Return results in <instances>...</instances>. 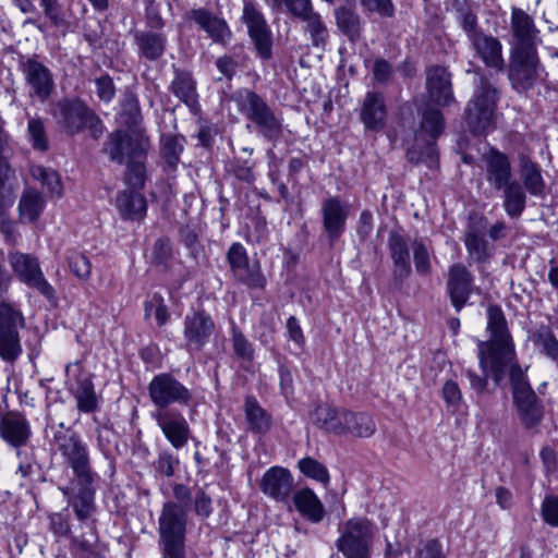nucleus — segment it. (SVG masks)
Wrapping results in <instances>:
<instances>
[{
  "instance_id": "a19ab883",
  "label": "nucleus",
  "mask_w": 558,
  "mask_h": 558,
  "mask_svg": "<svg viewBox=\"0 0 558 558\" xmlns=\"http://www.w3.org/2000/svg\"><path fill=\"white\" fill-rule=\"evenodd\" d=\"M338 28L355 43L361 38V20L359 14L348 8H339L335 12Z\"/></svg>"
},
{
  "instance_id": "4d7b16f0",
  "label": "nucleus",
  "mask_w": 558,
  "mask_h": 558,
  "mask_svg": "<svg viewBox=\"0 0 558 558\" xmlns=\"http://www.w3.org/2000/svg\"><path fill=\"white\" fill-rule=\"evenodd\" d=\"M425 150L422 153H417L416 148H412L408 151V158L412 162H423L429 169H434L438 166V151L435 144V141L426 140Z\"/></svg>"
},
{
  "instance_id": "423d86ee",
  "label": "nucleus",
  "mask_w": 558,
  "mask_h": 558,
  "mask_svg": "<svg viewBox=\"0 0 558 558\" xmlns=\"http://www.w3.org/2000/svg\"><path fill=\"white\" fill-rule=\"evenodd\" d=\"M498 99L497 88L481 76L465 108V122L471 133L478 135L492 126Z\"/></svg>"
},
{
  "instance_id": "4c0bfd02",
  "label": "nucleus",
  "mask_w": 558,
  "mask_h": 558,
  "mask_svg": "<svg viewBox=\"0 0 558 558\" xmlns=\"http://www.w3.org/2000/svg\"><path fill=\"white\" fill-rule=\"evenodd\" d=\"M422 116V121L420 125V130L415 132V141L418 143L423 138V134L426 133L428 135V140L436 141V138L441 134L444 130V117L438 109L426 107L423 110H420Z\"/></svg>"
},
{
  "instance_id": "ddd939ff",
  "label": "nucleus",
  "mask_w": 558,
  "mask_h": 558,
  "mask_svg": "<svg viewBox=\"0 0 558 558\" xmlns=\"http://www.w3.org/2000/svg\"><path fill=\"white\" fill-rule=\"evenodd\" d=\"M147 390L156 410H170L169 405L173 403L186 405L192 400L190 389L168 373L156 375L148 384Z\"/></svg>"
},
{
  "instance_id": "393cba45",
  "label": "nucleus",
  "mask_w": 558,
  "mask_h": 558,
  "mask_svg": "<svg viewBox=\"0 0 558 558\" xmlns=\"http://www.w3.org/2000/svg\"><path fill=\"white\" fill-rule=\"evenodd\" d=\"M27 84L32 88V95L45 101L51 95L54 83L47 66L35 59H28L22 64Z\"/></svg>"
},
{
  "instance_id": "774afa93",
  "label": "nucleus",
  "mask_w": 558,
  "mask_h": 558,
  "mask_svg": "<svg viewBox=\"0 0 558 558\" xmlns=\"http://www.w3.org/2000/svg\"><path fill=\"white\" fill-rule=\"evenodd\" d=\"M172 250L170 241L167 239H158L153 247L151 259L153 263L161 265L165 264L171 256Z\"/></svg>"
},
{
  "instance_id": "c9c22d12",
  "label": "nucleus",
  "mask_w": 558,
  "mask_h": 558,
  "mask_svg": "<svg viewBox=\"0 0 558 558\" xmlns=\"http://www.w3.org/2000/svg\"><path fill=\"white\" fill-rule=\"evenodd\" d=\"M520 174L523 181V189L534 196H543L545 192V182L542 177L541 168L537 163L527 157L520 160Z\"/></svg>"
},
{
  "instance_id": "f257e3e1",
  "label": "nucleus",
  "mask_w": 558,
  "mask_h": 558,
  "mask_svg": "<svg viewBox=\"0 0 558 558\" xmlns=\"http://www.w3.org/2000/svg\"><path fill=\"white\" fill-rule=\"evenodd\" d=\"M62 428L61 423L60 429L53 434L52 444L66 466L72 470L73 478L59 486V489L78 515H86L93 509L98 474L93 471L88 447L80 435L70 428Z\"/></svg>"
},
{
  "instance_id": "37998d69",
  "label": "nucleus",
  "mask_w": 558,
  "mask_h": 558,
  "mask_svg": "<svg viewBox=\"0 0 558 558\" xmlns=\"http://www.w3.org/2000/svg\"><path fill=\"white\" fill-rule=\"evenodd\" d=\"M375 422L369 415L366 413H353L348 411L344 435L369 437L375 433Z\"/></svg>"
},
{
  "instance_id": "bb28decb",
  "label": "nucleus",
  "mask_w": 558,
  "mask_h": 558,
  "mask_svg": "<svg viewBox=\"0 0 558 558\" xmlns=\"http://www.w3.org/2000/svg\"><path fill=\"white\" fill-rule=\"evenodd\" d=\"M388 247L393 263V280L402 283L412 272L408 241L399 232L390 231Z\"/></svg>"
},
{
  "instance_id": "aec40b11",
  "label": "nucleus",
  "mask_w": 558,
  "mask_h": 558,
  "mask_svg": "<svg viewBox=\"0 0 558 558\" xmlns=\"http://www.w3.org/2000/svg\"><path fill=\"white\" fill-rule=\"evenodd\" d=\"M211 316L204 311L185 316L183 335L189 351H201L215 331Z\"/></svg>"
},
{
  "instance_id": "603ef678",
  "label": "nucleus",
  "mask_w": 558,
  "mask_h": 558,
  "mask_svg": "<svg viewBox=\"0 0 558 558\" xmlns=\"http://www.w3.org/2000/svg\"><path fill=\"white\" fill-rule=\"evenodd\" d=\"M66 262L71 272L78 280H88L92 275V264L84 254L77 251H70L66 255Z\"/></svg>"
},
{
  "instance_id": "a211bd4d",
  "label": "nucleus",
  "mask_w": 558,
  "mask_h": 558,
  "mask_svg": "<svg viewBox=\"0 0 558 558\" xmlns=\"http://www.w3.org/2000/svg\"><path fill=\"white\" fill-rule=\"evenodd\" d=\"M151 415L174 449H181L187 444L191 429L186 418L181 412L161 409L155 410Z\"/></svg>"
},
{
  "instance_id": "09e8293b",
  "label": "nucleus",
  "mask_w": 558,
  "mask_h": 558,
  "mask_svg": "<svg viewBox=\"0 0 558 558\" xmlns=\"http://www.w3.org/2000/svg\"><path fill=\"white\" fill-rule=\"evenodd\" d=\"M413 262L418 275L427 277L432 274L430 252L423 240L412 242Z\"/></svg>"
},
{
  "instance_id": "f3484780",
  "label": "nucleus",
  "mask_w": 558,
  "mask_h": 558,
  "mask_svg": "<svg viewBox=\"0 0 558 558\" xmlns=\"http://www.w3.org/2000/svg\"><path fill=\"white\" fill-rule=\"evenodd\" d=\"M510 27L512 33L511 52L537 51L542 39L532 16L522 9L513 8Z\"/></svg>"
},
{
  "instance_id": "6e6552de",
  "label": "nucleus",
  "mask_w": 558,
  "mask_h": 558,
  "mask_svg": "<svg viewBox=\"0 0 558 558\" xmlns=\"http://www.w3.org/2000/svg\"><path fill=\"white\" fill-rule=\"evenodd\" d=\"M376 526L366 518L355 517L339 526L336 546L345 558H369Z\"/></svg>"
},
{
  "instance_id": "c756f323",
  "label": "nucleus",
  "mask_w": 558,
  "mask_h": 558,
  "mask_svg": "<svg viewBox=\"0 0 558 558\" xmlns=\"http://www.w3.org/2000/svg\"><path fill=\"white\" fill-rule=\"evenodd\" d=\"M189 19L204 29L215 43L226 44L231 38L227 22L205 9H194L189 12Z\"/></svg>"
},
{
  "instance_id": "f704fd0d",
  "label": "nucleus",
  "mask_w": 558,
  "mask_h": 558,
  "mask_svg": "<svg viewBox=\"0 0 558 558\" xmlns=\"http://www.w3.org/2000/svg\"><path fill=\"white\" fill-rule=\"evenodd\" d=\"M296 510L313 523L324 519L325 509L318 497L310 488H303L293 496Z\"/></svg>"
},
{
  "instance_id": "7c9ffc66",
  "label": "nucleus",
  "mask_w": 558,
  "mask_h": 558,
  "mask_svg": "<svg viewBox=\"0 0 558 558\" xmlns=\"http://www.w3.org/2000/svg\"><path fill=\"white\" fill-rule=\"evenodd\" d=\"M470 43L476 56L486 66L496 69L497 71L504 69L502 47L496 37L483 33L470 40Z\"/></svg>"
},
{
  "instance_id": "0e129e2a",
  "label": "nucleus",
  "mask_w": 558,
  "mask_h": 558,
  "mask_svg": "<svg viewBox=\"0 0 558 558\" xmlns=\"http://www.w3.org/2000/svg\"><path fill=\"white\" fill-rule=\"evenodd\" d=\"M287 11L301 21L315 13L311 0H284Z\"/></svg>"
},
{
  "instance_id": "b1692460",
  "label": "nucleus",
  "mask_w": 558,
  "mask_h": 558,
  "mask_svg": "<svg viewBox=\"0 0 558 558\" xmlns=\"http://www.w3.org/2000/svg\"><path fill=\"white\" fill-rule=\"evenodd\" d=\"M426 87L430 101L438 106H449L454 101L451 75L447 69L435 65L426 72Z\"/></svg>"
},
{
  "instance_id": "ea45409f",
  "label": "nucleus",
  "mask_w": 558,
  "mask_h": 558,
  "mask_svg": "<svg viewBox=\"0 0 558 558\" xmlns=\"http://www.w3.org/2000/svg\"><path fill=\"white\" fill-rule=\"evenodd\" d=\"M171 90L186 104L191 109H195L197 106V95L195 88V82L190 73L177 72L175 77L171 84Z\"/></svg>"
},
{
  "instance_id": "20e7f679",
  "label": "nucleus",
  "mask_w": 558,
  "mask_h": 558,
  "mask_svg": "<svg viewBox=\"0 0 558 558\" xmlns=\"http://www.w3.org/2000/svg\"><path fill=\"white\" fill-rule=\"evenodd\" d=\"M509 374L513 405L521 425L526 429H534L541 425L545 416L543 401L531 387L523 369L518 365H510Z\"/></svg>"
},
{
  "instance_id": "3c124183",
  "label": "nucleus",
  "mask_w": 558,
  "mask_h": 558,
  "mask_svg": "<svg viewBox=\"0 0 558 558\" xmlns=\"http://www.w3.org/2000/svg\"><path fill=\"white\" fill-rule=\"evenodd\" d=\"M27 135L32 147L39 151H46L49 148L45 125L41 119L32 118L27 124Z\"/></svg>"
},
{
  "instance_id": "cd10ccee",
  "label": "nucleus",
  "mask_w": 558,
  "mask_h": 558,
  "mask_svg": "<svg viewBox=\"0 0 558 558\" xmlns=\"http://www.w3.org/2000/svg\"><path fill=\"white\" fill-rule=\"evenodd\" d=\"M348 410L320 404L311 413L313 423L327 433L343 436Z\"/></svg>"
},
{
  "instance_id": "58836bf2",
  "label": "nucleus",
  "mask_w": 558,
  "mask_h": 558,
  "mask_svg": "<svg viewBox=\"0 0 558 558\" xmlns=\"http://www.w3.org/2000/svg\"><path fill=\"white\" fill-rule=\"evenodd\" d=\"M185 140L177 134H163L160 138L161 156L170 170H175L184 149Z\"/></svg>"
},
{
  "instance_id": "7ed1b4c3",
  "label": "nucleus",
  "mask_w": 558,
  "mask_h": 558,
  "mask_svg": "<svg viewBox=\"0 0 558 558\" xmlns=\"http://www.w3.org/2000/svg\"><path fill=\"white\" fill-rule=\"evenodd\" d=\"M485 165V179L489 186L497 192H502V207L511 218H519L526 204V194L522 184L513 178L512 166L509 157L492 148L483 155Z\"/></svg>"
},
{
  "instance_id": "9b49d317",
  "label": "nucleus",
  "mask_w": 558,
  "mask_h": 558,
  "mask_svg": "<svg viewBox=\"0 0 558 558\" xmlns=\"http://www.w3.org/2000/svg\"><path fill=\"white\" fill-rule=\"evenodd\" d=\"M546 76L537 51L510 52L508 78L518 93L532 89Z\"/></svg>"
},
{
  "instance_id": "e433bc0d",
  "label": "nucleus",
  "mask_w": 558,
  "mask_h": 558,
  "mask_svg": "<svg viewBox=\"0 0 558 558\" xmlns=\"http://www.w3.org/2000/svg\"><path fill=\"white\" fill-rule=\"evenodd\" d=\"M45 207V198L40 192L35 189H27L22 194L19 203L20 220L23 222L36 221Z\"/></svg>"
},
{
  "instance_id": "4468645a",
  "label": "nucleus",
  "mask_w": 558,
  "mask_h": 558,
  "mask_svg": "<svg viewBox=\"0 0 558 558\" xmlns=\"http://www.w3.org/2000/svg\"><path fill=\"white\" fill-rule=\"evenodd\" d=\"M9 262L16 276L28 287L36 289L47 299L54 298L53 287L45 279L38 259L20 252L9 254Z\"/></svg>"
},
{
  "instance_id": "680f3d73",
  "label": "nucleus",
  "mask_w": 558,
  "mask_h": 558,
  "mask_svg": "<svg viewBox=\"0 0 558 558\" xmlns=\"http://www.w3.org/2000/svg\"><path fill=\"white\" fill-rule=\"evenodd\" d=\"M542 518L550 526L558 527V496L548 495L542 502Z\"/></svg>"
},
{
  "instance_id": "5701e85b",
  "label": "nucleus",
  "mask_w": 558,
  "mask_h": 558,
  "mask_svg": "<svg viewBox=\"0 0 558 558\" xmlns=\"http://www.w3.org/2000/svg\"><path fill=\"white\" fill-rule=\"evenodd\" d=\"M323 227L332 242L344 232L349 217V205L344 204L338 196L327 197L320 208Z\"/></svg>"
},
{
  "instance_id": "2f4dec72",
  "label": "nucleus",
  "mask_w": 558,
  "mask_h": 558,
  "mask_svg": "<svg viewBox=\"0 0 558 558\" xmlns=\"http://www.w3.org/2000/svg\"><path fill=\"white\" fill-rule=\"evenodd\" d=\"M0 436L10 445L21 447L31 436V426L23 415L8 413L0 420Z\"/></svg>"
},
{
  "instance_id": "a18cd8bd",
  "label": "nucleus",
  "mask_w": 558,
  "mask_h": 558,
  "mask_svg": "<svg viewBox=\"0 0 558 558\" xmlns=\"http://www.w3.org/2000/svg\"><path fill=\"white\" fill-rule=\"evenodd\" d=\"M464 242L470 257L475 262H485L490 256L488 242L484 234L480 233L475 228H469Z\"/></svg>"
},
{
  "instance_id": "13d9d810",
  "label": "nucleus",
  "mask_w": 558,
  "mask_h": 558,
  "mask_svg": "<svg viewBox=\"0 0 558 558\" xmlns=\"http://www.w3.org/2000/svg\"><path fill=\"white\" fill-rule=\"evenodd\" d=\"M535 342L550 359L558 360V340L548 328H542L535 333Z\"/></svg>"
},
{
  "instance_id": "c03bdc74",
  "label": "nucleus",
  "mask_w": 558,
  "mask_h": 558,
  "mask_svg": "<svg viewBox=\"0 0 558 558\" xmlns=\"http://www.w3.org/2000/svg\"><path fill=\"white\" fill-rule=\"evenodd\" d=\"M75 398L77 400V408L82 412L89 413L97 408V397L89 376L83 375L77 378Z\"/></svg>"
},
{
  "instance_id": "f8f14e48",
  "label": "nucleus",
  "mask_w": 558,
  "mask_h": 558,
  "mask_svg": "<svg viewBox=\"0 0 558 558\" xmlns=\"http://www.w3.org/2000/svg\"><path fill=\"white\" fill-rule=\"evenodd\" d=\"M95 511V499L93 500V509L86 515H78L76 510L73 509L75 517L80 521L81 531L71 538V551L75 558H105L107 548L99 541L96 520L92 519Z\"/></svg>"
},
{
  "instance_id": "4be33fe9",
  "label": "nucleus",
  "mask_w": 558,
  "mask_h": 558,
  "mask_svg": "<svg viewBox=\"0 0 558 558\" xmlns=\"http://www.w3.org/2000/svg\"><path fill=\"white\" fill-rule=\"evenodd\" d=\"M447 291L452 306L460 312L473 292V276L463 264L450 266Z\"/></svg>"
},
{
  "instance_id": "6e6d98bb",
  "label": "nucleus",
  "mask_w": 558,
  "mask_h": 558,
  "mask_svg": "<svg viewBox=\"0 0 558 558\" xmlns=\"http://www.w3.org/2000/svg\"><path fill=\"white\" fill-rule=\"evenodd\" d=\"M144 160L145 158H135L125 162L128 166L125 183L134 191L142 189L145 183L146 169Z\"/></svg>"
},
{
  "instance_id": "473e14b6",
  "label": "nucleus",
  "mask_w": 558,
  "mask_h": 558,
  "mask_svg": "<svg viewBox=\"0 0 558 558\" xmlns=\"http://www.w3.org/2000/svg\"><path fill=\"white\" fill-rule=\"evenodd\" d=\"M243 411L245 416V429L252 434L265 435L272 428V415L264 409L254 397H246Z\"/></svg>"
},
{
  "instance_id": "bf43d9fd",
  "label": "nucleus",
  "mask_w": 558,
  "mask_h": 558,
  "mask_svg": "<svg viewBox=\"0 0 558 558\" xmlns=\"http://www.w3.org/2000/svg\"><path fill=\"white\" fill-rule=\"evenodd\" d=\"M180 238L194 259H198L204 256V246L201 244L198 234L194 229L190 227L182 228L180 230Z\"/></svg>"
},
{
  "instance_id": "9d476101",
  "label": "nucleus",
  "mask_w": 558,
  "mask_h": 558,
  "mask_svg": "<svg viewBox=\"0 0 558 558\" xmlns=\"http://www.w3.org/2000/svg\"><path fill=\"white\" fill-rule=\"evenodd\" d=\"M54 116L64 131L74 135L86 129L89 130L94 138H98L102 132V123L100 119L80 100H60L57 104Z\"/></svg>"
},
{
  "instance_id": "0eeeda50",
  "label": "nucleus",
  "mask_w": 558,
  "mask_h": 558,
  "mask_svg": "<svg viewBox=\"0 0 558 558\" xmlns=\"http://www.w3.org/2000/svg\"><path fill=\"white\" fill-rule=\"evenodd\" d=\"M233 99L239 110L254 123L257 131L267 140H277L282 131L281 119L276 116L267 102L255 92L247 88L239 89Z\"/></svg>"
},
{
  "instance_id": "e2e57ef3",
  "label": "nucleus",
  "mask_w": 558,
  "mask_h": 558,
  "mask_svg": "<svg viewBox=\"0 0 558 558\" xmlns=\"http://www.w3.org/2000/svg\"><path fill=\"white\" fill-rule=\"evenodd\" d=\"M441 396L448 408L456 411L462 403V392L458 384L453 380H447L441 389Z\"/></svg>"
},
{
  "instance_id": "8fccbe9b",
  "label": "nucleus",
  "mask_w": 558,
  "mask_h": 558,
  "mask_svg": "<svg viewBox=\"0 0 558 558\" xmlns=\"http://www.w3.org/2000/svg\"><path fill=\"white\" fill-rule=\"evenodd\" d=\"M180 465L179 458L169 450H162L153 462V469L157 476L172 477Z\"/></svg>"
},
{
  "instance_id": "864d4df0",
  "label": "nucleus",
  "mask_w": 558,
  "mask_h": 558,
  "mask_svg": "<svg viewBox=\"0 0 558 558\" xmlns=\"http://www.w3.org/2000/svg\"><path fill=\"white\" fill-rule=\"evenodd\" d=\"M231 331L232 348L236 357L246 362H252L255 353L252 342L236 326H233Z\"/></svg>"
},
{
  "instance_id": "338daca9",
  "label": "nucleus",
  "mask_w": 558,
  "mask_h": 558,
  "mask_svg": "<svg viewBox=\"0 0 558 558\" xmlns=\"http://www.w3.org/2000/svg\"><path fill=\"white\" fill-rule=\"evenodd\" d=\"M96 93L100 100L109 102L116 95L112 78L109 75H101L95 80Z\"/></svg>"
},
{
  "instance_id": "dca6fc26",
  "label": "nucleus",
  "mask_w": 558,
  "mask_h": 558,
  "mask_svg": "<svg viewBox=\"0 0 558 558\" xmlns=\"http://www.w3.org/2000/svg\"><path fill=\"white\" fill-rule=\"evenodd\" d=\"M147 146L148 141L142 135L117 131L110 134L106 151L111 161L122 165L135 158H145Z\"/></svg>"
},
{
  "instance_id": "79ce46f5",
  "label": "nucleus",
  "mask_w": 558,
  "mask_h": 558,
  "mask_svg": "<svg viewBox=\"0 0 558 558\" xmlns=\"http://www.w3.org/2000/svg\"><path fill=\"white\" fill-rule=\"evenodd\" d=\"M16 175L7 158H0V207L10 206L14 201Z\"/></svg>"
},
{
  "instance_id": "412c9836",
  "label": "nucleus",
  "mask_w": 558,
  "mask_h": 558,
  "mask_svg": "<svg viewBox=\"0 0 558 558\" xmlns=\"http://www.w3.org/2000/svg\"><path fill=\"white\" fill-rule=\"evenodd\" d=\"M294 487V480L291 472L282 466L268 469L259 483V488L267 497L284 502L290 498Z\"/></svg>"
},
{
  "instance_id": "f03ea898",
  "label": "nucleus",
  "mask_w": 558,
  "mask_h": 558,
  "mask_svg": "<svg viewBox=\"0 0 558 558\" xmlns=\"http://www.w3.org/2000/svg\"><path fill=\"white\" fill-rule=\"evenodd\" d=\"M487 318L490 339L478 342L480 366L486 371L489 365L493 372V380L496 385H499L507 374L508 367L517 364L513 362L514 348L501 308L497 305L488 306Z\"/></svg>"
},
{
  "instance_id": "052dcab7",
  "label": "nucleus",
  "mask_w": 558,
  "mask_h": 558,
  "mask_svg": "<svg viewBox=\"0 0 558 558\" xmlns=\"http://www.w3.org/2000/svg\"><path fill=\"white\" fill-rule=\"evenodd\" d=\"M193 510L202 519L209 518L213 512L211 497L203 488L197 489L193 497Z\"/></svg>"
},
{
  "instance_id": "6ab92c4d",
  "label": "nucleus",
  "mask_w": 558,
  "mask_h": 558,
  "mask_svg": "<svg viewBox=\"0 0 558 558\" xmlns=\"http://www.w3.org/2000/svg\"><path fill=\"white\" fill-rule=\"evenodd\" d=\"M243 21L247 25L250 37L263 59L271 57V34L263 14L252 1H246L243 8Z\"/></svg>"
},
{
  "instance_id": "c85d7f7f",
  "label": "nucleus",
  "mask_w": 558,
  "mask_h": 558,
  "mask_svg": "<svg viewBox=\"0 0 558 558\" xmlns=\"http://www.w3.org/2000/svg\"><path fill=\"white\" fill-rule=\"evenodd\" d=\"M133 37L140 58L155 61L163 56L168 41L165 33L155 31H134Z\"/></svg>"
},
{
  "instance_id": "5fc2aeb1",
  "label": "nucleus",
  "mask_w": 558,
  "mask_h": 558,
  "mask_svg": "<svg viewBox=\"0 0 558 558\" xmlns=\"http://www.w3.org/2000/svg\"><path fill=\"white\" fill-rule=\"evenodd\" d=\"M300 471L307 477L323 483L324 485L329 482V473L327 468L317 460L306 457L299 461Z\"/></svg>"
},
{
  "instance_id": "72a5a7b5",
  "label": "nucleus",
  "mask_w": 558,
  "mask_h": 558,
  "mask_svg": "<svg viewBox=\"0 0 558 558\" xmlns=\"http://www.w3.org/2000/svg\"><path fill=\"white\" fill-rule=\"evenodd\" d=\"M116 207L124 219L140 220L146 214L145 197L134 190H125L118 194Z\"/></svg>"
},
{
  "instance_id": "39448f33",
  "label": "nucleus",
  "mask_w": 558,
  "mask_h": 558,
  "mask_svg": "<svg viewBox=\"0 0 558 558\" xmlns=\"http://www.w3.org/2000/svg\"><path fill=\"white\" fill-rule=\"evenodd\" d=\"M186 525L187 510L174 501L165 502L158 520L162 558L185 555Z\"/></svg>"
},
{
  "instance_id": "a878e982",
  "label": "nucleus",
  "mask_w": 558,
  "mask_h": 558,
  "mask_svg": "<svg viewBox=\"0 0 558 558\" xmlns=\"http://www.w3.org/2000/svg\"><path fill=\"white\" fill-rule=\"evenodd\" d=\"M361 121L368 131L378 132L386 125L387 108L380 93L368 92L362 102Z\"/></svg>"
},
{
  "instance_id": "de8ad7c7",
  "label": "nucleus",
  "mask_w": 558,
  "mask_h": 558,
  "mask_svg": "<svg viewBox=\"0 0 558 558\" xmlns=\"http://www.w3.org/2000/svg\"><path fill=\"white\" fill-rule=\"evenodd\" d=\"M305 31L310 34L313 46H325L328 38V29L319 13L315 12L303 20Z\"/></svg>"
},
{
  "instance_id": "49530a36",
  "label": "nucleus",
  "mask_w": 558,
  "mask_h": 558,
  "mask_svg": "<svg viewBox=\"0 0 558 558\" xmlns=\"http://www.w3.org/2000/svg\"><path fill=\"white\" fill-rule=\"evenodd\" d=\"M32 175L47 187L51 196L61 197L62 183L60 174L53 169L36 166L32 168Z\"/></svg>"
},
{
  "instance_id": "2eb2a0df",
  "label": "nucleus",
  "mask_w": 558,
  "mask_h": 558,
  "mask_svg": "<svg viewBox=\"0 0 558 558\" xmlns=\"http://www.w3.org/2000/svg\"><path fill=\"white\" fill-rule=\"evenodd\" d=\"M230 270L239 282L252 289H263L266 284L259 264H251L245 247L241 243H233L227 252Z\"/></svg>"
},
{
  "instance_id": "69168bd1",
  "label": "nucleus",
  "mask_w": 558,
  "mask_h": 558,
  "mask_svg": "<svg viewBox=\"0 0 558 558\" xmlns=\"http://www.w3.org/2000/svg\"><path fill=\"white\" fill-rule=\"evenodd\" d=\"M414 558H446L441 544L435 539L423 542L415 550Z\"/></svg>"
},
{
  "instance_id": "1a4fd4ad",
  "label": "nucleus",
  "mask_w": 558,
  "mask_h": 558,
  "mask_svg": "<svg viewBox=\"0 0 558 558\" xmlns=\"http://www.w3.org/2000/svg\"><path fill=\"white\" fill-rule=\"evenodd\" d=\"M22 312L8 302H0V359L14 364L23 353L20 329L24 328Z\"/></svg>"
}]
</instances>
